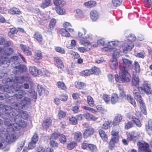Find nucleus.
<instances>
[{
  "label": "nucleus",
  "mask_w": 152,
  "mask_h": 152,
  "mask_svg": "<svg viewBox=\"0 0 152 152\" xmlns=\"http://www.w3.org/2000/svg\"><path fill=\"white\" fill-rule=\"evenodd\" d=\"M0 108L4 113L2 115V117L4 119V124L7 126H11V131L20 129L21 127H26V123L25 121L19 119V121L18 113L17 112L14 113V111L11 112V110L12 109L10 106L4 105L3 106L0 104Z\"/></svg>",
  "instance_id": "1"
},
{
  "label": "nucleus",
  "mask_w": 152,
  "mask_h": 152,
  "mask_svg": "<svg viewBox=\"0 0 152 152\" xmlns=\"http://www.w3.org/2000/svg\"><path fill=\"white\" fill-rule=\"evenodd\" d=\"M14 79L12 77L11 79L10 78L5 79L6 81H9L10 84H8L9 86H13L12 90L15 92H18L17 94H15V96L17 100L21 99L26 94V92L24 90L21 89L23 87L22 84L25 82H28L30 80L29 77L26 76L21 77H15L13 76Z\"/></svg>",
  "instance_id": "2"
},
{
  "label": "nucleus",
  "mask_w": 152,
  "mask_h": 152,
  "mask_svg": "<svg viewBox=\"0 0 152 152\" xmlns=\"http://www.w3.org/2000/svg\"><path fill=\"white\" fill-rule=\"evenodd\" d=\"M29 95L31 97V98L25 97L21 100L20 102L12 103V109L15 110H20L23 109L24 107H28L31 104V99L37 98V93L34 91L32 90Z\"/></svg>",
  "instance_id": "3"
},
{
  "label": "nucleus",
  "mask_w": 152,
  "mask_h": 152,
  "mask_svg": "<svg viewBox=\"0 0 152 152\" xmlns=\"http://www.w3.org/2000/svg\"><path fill=\"white\" fill-rule=\"evenodd\" d=\"M86 32L87 31L85 29L82 28L78 32V36L81 39L80 40V44L83 45L88 46L91 45V43L89 41L85 39L91 38L92 35L90 34H88L85 36Z\"/></svg>",
  "instance_id": "4"
},
{
  "label": "nucleus",
  "mask_w": 152,
  "mask_h": 152,
  "mask_svg": "<svg viewBox=\"0 0 152 152\" xmlns=\"http://www.w3.org/2000/svg\"><path fill=\"white\" fill-rule=\"evenodd\" d=\"M133 93L135 98L140 103V108L141 111L144 115H146V111L145 105L140 93L138 88L137 87L134 88Z\"/></svg>",
  "instance_id": "5"
},
{
  "label": "nucleus",
  "mask_w": 152,
  "mask_h": 152,
  "mask_svg": "<svg viewBox=\"0 0 152 152\" xmlns=\"http://www.w3.org/2000/svg\"><path fill=\"white\" fill-rule=\"evenodd\" d=\"M136 39V37L134 34H130L128 37V39L124 43L123 46V52L125 53L130 51L134 46L132 41Z\"/></svg>",
  "instance_id": "6"
},
{
  "label": "nucleus",
  "mask_w": 152,
  "mask_h": 152,
  "mask_svg": "<svg viewBox=\"0 0 152 152\" xmlns=\"http://www.w3.org/2000/svg\"><path fill=\"white\" fill-rule=\"evenodd\" d=\"M119 75L122 83H128L131 80V77L127 69L124 66L119 67Z\"/></svg>",
  "instance_id": "7"
},
{
  "label": "nucleus",
  "mask_w": 152,
  "mask_h": 152,
  "mask_svg": "<svg viewBox=\"0 0 152 152\" xmlns=\"http://www.w3.org/2000/svg\"><path fill=\"white\" fill-rule=\"evenodd\" d=\"M6 81L4 79L2 80V83L5 85L3 86H2L1 84H0V90L2 91H4L6 92L5 97L7 98H9L11 97L13 93V91L12 90V86H9L8 84H10V82Z\"/></svg>",
  "instance_id": "8"
},
{
  "label": "nucleus",
  "mask_w": 152,
  "mask_h": 152,
  "mask_svg": "<svg viewBox=\"0 0 152 152\" xmlns=\"http://www.w3.org/2000/svg\"><path fill=\"white\" fill-rule=\"evenodd\" d=\"M118 132L115 129H113L111 132V139L109 143V148L112 149L115 144L118 140L119 138Z\"/></svg>",
  "instance_id": "9"
},
{
  "label": "nucleus",
  "mask_w": 152,
  "mask_h": 152,
  "mask_svg": "<svg viewBox=\"0 0 152 152\" xmlns=\"http://www.w3.org/2000/svg\"><path fill=\"white\" fill-rule=\"evenodd\" d=\"M6 130L5 134H4L3 136V137L5 136L6 137L7 142L11 143L14 142L16 140V137L13 133L11 132H8V130L6 129Z\"/></svg>",
  "instance_id": "10"
},
{
  "label": "nucleus",
  "mask_w": 152,
  "mask_h": 152,
  "mask_svg": "<svg viewBox=\"0 0 152 152\" xmlns=\"http://www.w3.org/2000/svg\"><path fill=\"white\" fill-rule=\"evenodd\" d=\"M103 51H113V58H118L121 55V51L119 49H117L116 48H103Z\"/></svg>",
  "instance_id": "11"
},
{
  "label": "nucleus",
  "mask_w": 152,
  "mask_h": 152,
  "mask_svg": "<svg viewBox=\"0 0 152 152\" xmlns=\"http://www.w3.org/2000/svg\"><path fill=\"white\" fill-rule=\"evenodd\" d=\"M4 48H2L0 47V61H1V64H6L5 66H8L10 64V61L7 59L6 56H4L3 53L4 51Z\"/></svg>",
  "instance_id": "12"
},
{
  "label": "nucleus",
  "mask_w": 152,
  "mask_h": 152,
  "mask_svg": "<svg viewBox=\"0 0 152 152\" xmlns=\"http://www.w3.org/2000/svg\"><path fill=\"white\" fill-rule=\"evenodd\" d=\"M140 88L147 94H151V87L150 85L148 82L144 81L142 86L140 87Z\"/></svg>",
  "instance_id": "13"
},
{
  "label": "nucleus",
  "mask_w": 152,
  "mask_h": 152,
  "mask_svg": "<svg viewBox=\"0 0 152 152\" xmlns=\"http://www.w3.org/2000/svg\"><path fill=\"white\" fill-rule=\"evenodd\" d=\"M139 137L137 134L134 132L128 133L127 135V140L128 141H134L137 140Z\"/></svg>",
  "instance_id": "14"
},
{
  "label": "nucleus",
  "mask_w": 152,
  "mask_h": 152,
  "mask_svg": "<svg viewBox=\"0 0 152 152\" xmlns=\"http://www.w3.org/2000/svg\"><path fill=\"white\" fill-rule=\"evenodd\" d=\"M137 145L140 151H145L149 147L148 144L143 141L138 142Z\"/></svg>",
  "instance_id": "15"
},
{
  "label": "nucleus",
  "mask_w": 152,
  "mask_h": 152,
  "mask_svg": "<svg viewBox=\"0 0 152 152\" xmlns=\"http://www.w3.org/2000/svg\"><path fill=\"white\" fill-rule=\"evenodd\" d=\"M29 69L30 73L34 76L36 77L40 75V70L38 69L35 66H30Z\"/></svg>",
  "instance_id": "16"
},
{
  "label": "nucleus",
  "mask_w": 152,
  "mask_h": 152,
  "mask_svg": "<svg viewBox=\"0 0 152 152\" xmlns=\"http://www.w3.org/2000/svg\"><path fill=\"white\" fill-rule=\"evenodd\" d=\"M54 61L56 65L59 69H62L64 67V64L61 60L58 57L54 58Z\"/></svg>",
  "instance_id": "17"
},
{
  "label": "nucleus",
  "mask_w": 152,
  "mask_h": 152,
  "mask_svg": "<svg viewBox=\"0 0 152 152\" xmlns=\"http://www.w3.org/2000/svg\"><path fill=\"white\" fill-rule=\"evenodd\" d=\"M109 65L110 68L113 70L116 69L118 65V63L117 59L112 58L109 62Z\"/></svg>",
  "instance_id": "18"
},
{
  "label": "nucleus",
  "mask_w": 152,
  "mask_h": 152,
  "mask_svg": "<svg viewBox=\"0 0 152 152\" xmlns=\"http://www.w3.org/2000/svg\"><path fill=\"white\" fill-rule=\"evenodd\" d=\"M136 72H133L132 79V83L133 86L138 87L139 84V79L137 75H135Z\"/></svg>",
  "instance_id": "19"
},
{
  "label": "nucleus",
  "mask_w": 152,
  "mask_h": 152,
  "mask_svg": "<svg viewBox=\"0 0 152 152\" xmlns=\"http://www.w3.org/2000/svg\"><path fill=\"white\" fill-rule=\"evenodd\" d=\"M20 46L21 49L26 55L27 56H30L31 55V49L28 46L22 44L20 45Z\"/></svg>",
  "instance_id": "20"
},
{
  "label": "nucleus",
  "mask_w": 152,
  "mask_h": 152,
  "mask_svg": "<svg viewBox=\"0 0 152 152\" xmlns=\"http://www.w3.org/2000/svg\"><path fill=\"white\" fill-rule=\"evenodd\" d=\"M34 55L33 56L34 61L37 62L38 61L41 59L42 58L41 52L40 50H35L34 52Z\"/></svg>",
  "instance_id": "21"
},
{
  "label": "nucleus",
  "mask_w": 152,
  "mask_h": 152,
  "mask_svg": "<svg viewBox=\"0 0 152 152\" xmlns=\"http://www.w3.org/2000/svg\"><path fill=\"white\" fill-rule=\"evenodd\" d=\"M75 17L77 18H82L84 17L83 12L80 9H77L75 10L74 12Z\"/></svg>",
  "instance_id": "22"
},
{
  "label": "nucleus",
  "mask_w": 152,
  "mask_h": 152,
  "mask_svg": "<svg viewBox=\"0 0 152 152\" xmlns=\"http://www.w3.org/2000/svg\"><path fill=\"white\" fill-rule=\"evenodd\" d=\"M94 131V130L92 128H88L86 129L83 133V136L84 137L87 138L90 135L92 134Z\"/></svg>",
  "instance_id": "23"
},
{
  "label": "nucleus",
  "mask_w": 152,
  "mask_h": 152,
  "mask_svg": "<svg viewBox=\"0 0 152 152\" xmlns=\"http://www.w3.org/2000/svg\"><path fill=\"white\" fill-rule=\"evenodd\" d=\"M90 16L92 20L95 21L98 19L99 15L96 11L92 10L90 12Z\"/></svg>",
  "instance_id": "24"
},
{
  "label": "nucleus",
  "mask_w": 152,
  "mask_h": 152,
  "mask_svg": "<svg viewBox=\"0 0 152 152\" xmlns=\"http://www.w3.org/2000/svg\"><path fill=\"white\" fill-rule=\"evenodd\" d=\"M83 116L86 119L89 121H95L98 118H97L87 112L84 113Z\"/></svg>",
  "instance_id": "25"
},
{
  "label": "nucleus",
  "mask_w": 152,
  "mask_h": 152,
  "mask_svg": "<svg viewBox=\"0 0 152 152\" xmlns=\"http://www.w3.org/2000/svg\"><path fill=\"white\" fill-rule=\"evenodd\" d=\"M119 43V42L117 41H110L106 43V45L107 47H104L103 48H113V47L118 45Z\"/></svg>",
  "instance_id": "26"
},
{
  "label": "nucleus",
  "mask_w": 152,
  "mask_h": 152,
  "mask_svg": "<svg viewBox=\"0 0 152 152\" xmlns=\"http://www.w3.org/2000/svg\"><path fill=\"white\" fill-rule=\"evenodd\" d=\"M9 13L11 14L20 15L21 14V12L17 8L13 7L10 9L8 10Z\"/></svg>",
  "instance_id": "27"
},
{
  "label": "nucleus",
  "mask_w": 152,
  "mask_h": 152,
  "mask_svg": "<svg viewBox=\"0 0 152 152\" xmlns=\"http://www.w3.org/2000/svg\"><path fill=\"white\" fill-rule=\"evenodd\" d=\"M13 49L11 48H5L3 53L4 56H6L7 57V59L8 60L7 56L12 54L13 53Z\"/></svg>",
  "instance_id": "28"
},
{
  "label": "nucleus",
  "mask_w": 152,
  "mask_h": 152,
  "mask_svg": "<svg viewBox=\"0 0 152 152\" xmlns=\"http://www.w3.org/2000/svg\"><path fill=\"white\" fill-rule=\"evenodd\" d=\"M83 5L86 7L91 8L95 6L96 2L94 1H91L85 2Z\"/></svg>",
  "instance_id": "29"
},
{
  "label": "nucleus",
  "mask_w": 152,
  "mask_h": 152,
  "mask_svg": "<svg viewBox=\"0 0 152 152\" xmlns=\"http://www.w3.org/2000/svg\"><path fill=\"white\" fill-rule=\"evenodd\" d=\"M99 133L102 139L104 142H106L108 140V137L105 132L102 129L99 130Z\"/></svg>",
  "instance_id": "30"
},
{
  "label": "nucleus",
  "mask_w": 152,
  "mask_h": 152,
  "mask_svg": "<svg viewBox=\"0 0 152 152\" xmlns=\"http://www.w3.org/2000/svg\"><path fill=\"white\" fill-rule=\"evenodd\" d=\"M122 60L124 64L129 68L131 69L132 68V65L131 61L124 58H122Z\"/></svg>",
  "instance_id": "31"
},
{
  "label": "nucleus",
  "mask_w": 152,
  "mask_h": 152,
  "mask_svg": "<svg viewBox=\"0 0 152 152\" xmlns=\"http://www.w3.org/2000/svg\"><path fill=\"white\" fill-rule=\"evenodd\" d=\"M37 91L39 95H41L43 94L47 95L48 93L47 91H45L42 87V86L39 85L37 86Z\"/></svg>",
  "instance_id": "32"
},
{
  "label": "nucleus",
  "mask_w": 152,
  "mask_h": 152,
  "mask_svg": "<svg viewBox=\"0 0 152 152\" xmlns=\"http://www.w3.org/2000/svg\"><path fill=\"white\" fill-rule=\"evenodd\" d=\"M34 38L39 42H41L43 40L42 35L38 32H35L34 35Z\"/></svg>",
  "instance_id": "33"
},
{
  "label": "nucleus",
  "mask_w": 152,
  "mask_h": 152,
  "mask_svg": "<svg viewBox=\"0 0 152 152\" xmlns=\"http://www.w3.org/2000/svg\"><path fill=\"white\" fill-rule=\"evenodd\" d=\"M13 110L14 112H14V113H16L17 112H18V115H18V114H19L20 116H21V117L24 119H26L28 118V115L26 112L23 111H21L19 113L18 111V110ZM18 119H19V118Z\"/></svg>",
  "instance_id": "34"
},
{
  "label": "nucleus",
  "mask_w": 152,
  "mask_h": 152,
  "mask_svg": "<svg viewBox=\"0 0 152 152\" xmlns=\"http://www.w3.org/2000/svg\"><path fill=\"white\" fill-rule=\"evenodd\" d=\"M68 31V30L67 29L61 28L59 32L63 36L69 37L70 36V34Z\"/></svg>",
  "instance_id": "35"
},
{
  "label": "nucleus",
  "mask_w": 152,
  "mask_h": 152,
  "mask_svg": "<svg viewBox=\"0 0 152 152\" xmlns=\"http://www.w3.org/2000/svg\"><path fill=\"white\" fill-rule=\"evenodd\" d=\"M52 122L51 119L48 118L44 121L42 124V126L43 128H46L50 126Z\"/></svg>",
  "instance_id": "36"
},
{
  "label": "nucleus",
  "mask_w": 152,
  "mask_h": 152,
  "mask_svg": "<svg viewBox=\"0 0 152 152\" xmlns=\"http://www.w3.org/2000/svg\"><path fill=\"white\" fill-rule=\"evenodd\" d=\"M126 99L128 101L132 104L134 107L136 106V104L133 98L130 95H127Z\"/></svg>",
  "instance_id": "37"
},
{
  "label": "nucleus",
  "mask_w": 152,
  "mask_h": 152,
  "mask_svg": "<svg viewBox=\"0 0 152 152\" xmlns=\"http://www.w3.org/2000/svg\"><path fill=\"white\" fill-rule=\"evenodd\" d=\"M92 71L90 69H86L82 71L80 73V75L82 76H88L91 75Z\"/></svg>",
  "instance_id": "38"
},
{
  "label": "nucleus",
  "mask_w": 152,
  "mask_h": 152,
  "mask_svg": "<svg viewBox=\"0 0 152 152\" xmlns=\"http://www.w3.org/2000/svg\"><path fill=\"white\" fill-rule=\"evenodd\" d=\"M15 67L17 69L16 71H19L20 72H24L26 70V66L23 65H19L18 66H15Z\"/></svg>",
  "instance_id": "39"
},
{
  "label": "nucleus",
  "mask_w": 152,
  "mask_h": 152,
  "mask_svg": "<svg viewBox=\"0 0 152 152\" xmlns=\"http://www.w3.org/2000/svg\"><path fill=\"white\" fill-rule=\"evenodd\" d=\"M118 99V97L117 94H112L111 97V103L113 104L117 102Z\"/></svg>",
  "instance_id": "40"
},
{
  "label": "nucleus",
  "mask_w": 152,
  "mask_h": 152,
  "mask_svg": "<svg viewBox=\"0 0 152 152\" xmlns=\"http://www.w3.org/2000/svg\"><path fill=\"white\" fill-rule=\"evenodd\" d=\"M122 119V116L120 115H118L113 120L114 125H117L120 122Z\"/></svg>",
  "instance_id": "41"
},
{
  "label": "nucleus",
  "mask_w": 152,
  "mask_h": 152,
  "mask_svg": "<svg viewBox=\"0 0 152 152\" xmlns=\"http://www.w3.org/2000/svg\"><path fill=\"white\" fill-rule=\"evenodd\" d=\"M74 139L77 142H79L82 138V134L80 132L75 133L74 134Z\"/></svg>",
  "instance_id": "42"
},
{
  "label": "nucleus",
  "mask_w": 152,
  "mask_h": 152,
  "mask_svg": "<svg viewBox=\"0 0 152 152\" xmlns=\"http://www.w3.org/2000/svg\"><path fill=\"white\" fill-rule=\"evenodd\" d=\"M40 75L48 77L50 76V73L46 69H42L40 70Z\"/></svg>",
  "instance_id": "43"
},
{
  "label": "nucleus",
  "mask_w": 152,
  "mask_h": 152,
  "mask_svg": "<svg viewBox=\"0 0 152 152\" xmlns=\"http://www.w3.org/2000/svg\"><path fill=\"white\" fill-rule=\"evenodd\" d=\"M145 129L148 132H150L152 130V120H148V124L146 125Z\"/></svg>",
  "instance_id": "44"
},
{
  "label": "nucleus",
  "mask_w": 152,
  "mask_h": 152,
  "mask_svg": "<svg viewBox=\"0 0 152 152\" xmlns=\"http://www.w3.org/2000/svg\"><path fill=\"white\" fill-rule=\"evenodd\" d=\"M77 49L78 51L81 53H85L89 51L90 50V48L86 46L78 47Z\"/></svg>",
  "instance_id": "45"
},
{
  "label": "nucleus",
  "mask_w": 152,
  "mask_h": 152,
  "mask_svg": "<svg viewBox=\"0 0 152 152\" xmlns=\"http://www.w3.org/2000/svg\"><path fill=\"white\" fill-rule=\"evenodd\" d=\"M71 26V24L67 22H66L63 24V26L65 28V29H67L69 32H73L74 30L73 28H69Z\"/></svg>",
  "instance_id": "46"
},
{
  "label": "nucleus",
  "mask_w": 152,
  "mask_h": 152,
  "mask_svg": "<svg viewBox=\"0 0 152 152\" xmlns=\"http://www.w3.org/2000/svg\"><path fill=\"white\" fill-rule=\"evenodd\" d=\"M122 0H112V3L113 6L117 7L122 4Z\"/></svg>",
  "instance_id": "47"
},
{
  "label": "nucleus",
  "mask_w": 152,
  "mask_h": 152,
  "mask_svg": "<svg viewBox=\"0 0 152 152\" xmlns=\"http://www.w3.org/2000/svg\"><path fill=\"white\" fill-rule=\"evenodd\" d=\"M111 122L109 121L105 122L102 126V128L104 129H107L111 126Z\"/></svg>",
  "instance_id": "48"
},
{
  "label": "nucleus",
  "mask_w": 152,
  "mask_h": 152,
  "mask_svg": "<svg viewBox=\"0 0 152 152\" xmlns=\"http://www.w3.org/2000/svg\"><path fill=\"white\" fill-rule=\"evenodd\" d=\"M91 70L92 71L91 75L94 74L96 75H98L100 73V70L99 69L96 67H92Z\"/></svg>",
  "instance_id": "49"
},
{
  "label": "nucleus",
  "mask_w": 152,
  "mask_h": 152,
  "mask_svg": "<svg viewBox=\"0 0 152 152\" xmlns=\"http://www.w3.org/2000/svg\"><path fill=\"white\" fill-rule=\"evenodd\" d=\"M87 102L88 104L91 107L94 105V101L93 98L90 96H88L87 97Z\"/></svg>",
  "instance_id": "50"
},
{
  "label": "nucleus",
  "mask_w": 152,
  "mask_h": 152,
  "mask_svg": "<svg viewBox=\"0 0 152 152\" xmlns=\"http://www.w3.org/2000/svg\"><path fill=\"white\" fill-rule=\"evenodd\" d=\"M54 4L56 6H63L65 4V1L62 0H56L54 1Z\"/></svg>",
  "instance_id": "51"
},
{
  "label": "nucleus",
  "mask_w": 152,
  "mask_h": 152,
  "mask_svg": "<svg viewBox=\"0 0 152 152\" xmlns=\"http://www.w3.org/2000/svg\"><path fill=\"white\" fill-rule=\"evenodd\" d=\"M57 86L59 88L61 89L65 90L66 89V87L64 83L62 82H58L57 83Z\"/></svg>",
  "instance_id": "52"
},
{
  "label": "nucleus",
  "mask_w": 152,
  "mask_h": 152,
  "mask_svg": "<svg viewBox=\"0 0 152 152\" xmlns=\"http://www.w3.org/2000/svg\"><path fill=\"white\" fill-rule=\"evenodd\" d=\"M50 2V0H45L42 3L41 6V7L45 8L49 6Z\"/></svg>",
  "instance_id": "53"
},
{
  "label": "nucleus",
  "mask_w": 152,
  "mask_h": 152,
  "mask_svg": "<svg viewBox=\"0 0 152 152\" xmlns=\"http://www.w3.org/2000/svg\"><path fill=\"white\" fill-rule=\"evenodd\" d=\"M56 10V12L59 15H63L65 14V10L63 8L57 7Z\"/></svg>",
  "instance_id": "54"
},
{
  "label": "nucleus",
  "mask_w": 152,
  "mask_h": 152,
  "mask_svg": "<svg viewBox=\"0 0 152 152\" xmlns=\"http://www.w3.org/2000/svg\"><path fill=\"white\" fill-rule=\"evenodd\" d=\"M60 134L58 132H55L50 137V140H56L58 137H59Z\"/></svg>",
  "instance_id": "55"
},
{
  "label": "nucleus",
  "mask_w": 152,
  "mask_h": 152,
  "mask_svg": "<svg viewBox=\"0 0 152 152\" xmlns=\"http://www.w3.org/2000/svg\"><path fill=\"white\" fill-rule=\"evenodd\" d=\"M134 69L136 71V73H139L140 72V67L138 63L136 61L134 62Z\"/></svg>",
  "instance_id": "56"
},
{
  "label": "nucleus",
  "mask_w": 152,
  "mask_h": 152,
  "mask_svg": "<svg viewBox=\"0 0 152 152\" xmlns=\"http://www.w3.org/2000/svg\"><path fill=\"white\" fill-rule=\"evenodd\" d=\"M56 23V20L54 18H52L50 20L49 23V27L50 30L53 29Z\"/></svg>",
  "instance_id": "57"
},
{
  "label": "nucleus",
  "mask_w": 152,
  "mask_h": 152,
  "mask_svg": "<svg viewBox=\"0 0 152 152\" xmlns=\"http://www.w3.org/2000/svg\"><path fill=\"white\" fill-rule=\"evenodd\" d=\"M76 145V143L74 142H72L69 143L67 146V148L69 150H71L73 149Z\"/></svg>",
  "instance_id": "58"
},
{
  "label": "nucleus",
  "mask_w": 152,
  "mask_h": 152,
  "mask_svg": "<svg viewBox=\"0 0 152 152\" xmlns=\"http://www.w3.org/2000/svg\"><path fill=\"white\" fill-rule=\"evenodd\" d=\"M132 120L133 122L138 127H140L141 126V124L140 121L135 117L132 118Z\"/></svg>",
  "instance_id": "59"
},
{
  "label": "nucleus",
  "mask_w": 152,
  "mask_h": 152,
  "mask_svg": "<svg viewBox=\"0 0 152 152\" xmlns=\"http://www.w3.org/2000/svg\"><path fill=\"white\" fill-rule=\"evenodd\" d=\"M69 120L70 123L72 124L75 125L77 124V119L75 117L72 116L69 117Z\"/></svg>",
  "instance_id": "60"
},
{
  "label": "nucleus",
  "mask_w": 152,
  "mask_h": 152,
  "mask_svg": "<svg viewBox=\"0 0 152 152\" xmlns=\"http://www.w3.org/2000/svg\"><path fill=\"white\" fill-rule=\"evenodd\" d=\"M66 115V112L60 110L58 113V116L60 119L65 117Z\"/></svg>",
  "instance_id": "61"
},
{
  "label": "nucleus",
  "mask_w": 152,
  "mask_h": 152,
  "mask_svg": "<svg viewBox=\"0 0 152 152\" xmlns=\"http://www.w3.org/2000/svg\"><path fill=\"white\" fill-rule=\"evenodd\" d=\"M69 54L72 56V57L74 58H78L80 56L79 55L78 53L73 51H70Z\"/></svg>",
  "instance_id": "62"
},
{
  "label": "nucleus",
  "mask_w": 152,
  "mask_h": 152,
  "mask_svg": "<svg viewBox=\"0 0 152 152\" xmlns=\"http://www.w3.org/2000/svg\"><path fill=\"white\" fill-rule=\"evenodd\" d=\"M56 51L58 53L61 54H64L65 53V51L64 49L60 47H56L55 48Z\"/></svg>",
  "instance_id": "63"
},
{
  "label": "nucleus",
  "mask_w": 152,
  "mask_h": 152,
  "mask_svg": "<svg viewBox=\"0 0 152 152\" xmlns=\"http://www.w3.org/2000/svg\"><path fill=\"white\" fill-rule=\"evenodd\" d=\"M88 148L91 151L94 152L96 150V146L92 144H88Z\"/></svg>",
  "instance_id": "64"
}]
</instances>
